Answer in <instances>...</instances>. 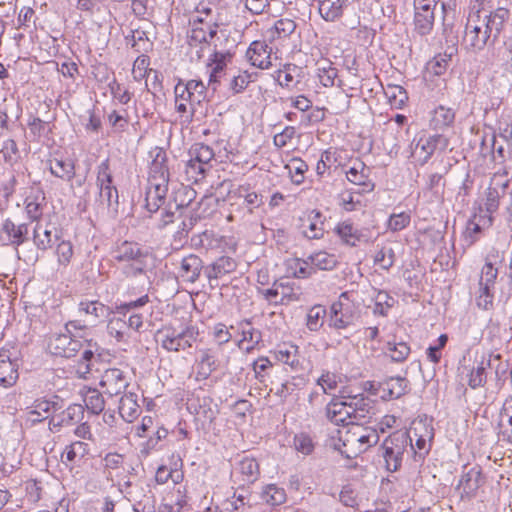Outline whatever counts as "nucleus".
<instances>
[{
  "mask_svg": "<svg viewBox=\"0 0 512 512\" xmlns=\"http://www.w3.org/2000/svg\"><path fill=\"white\" fill-rule=\"evenodd\" d=\"M84 403L86 409L95 415L103 412L105 408V400L103 395L95 388H89L84 394Z\"/></svg>",
  "mask_w": 512,
  "mask_h": 512,
  "instance_id": "nucleus-51",
  "label": "nucleus"
},
{
  "mask_svg": "<svg viewBox=\"0 0 512 512\" xmlns=\"http://www.w3.org/2000/svg\"><path fill=\"white\" fill-rule=\"evenodd\" d=\"M309 262L312 265L313 270H331L337 264L335 255L330 254L326 251H318L311 254L308 257Z\"/></svg>",
  "mask_w": 512,
  "mask_h": 512,
  "instance_id": "nucleus-50",
  "label": "nucleus"
},
{
  "mask_svg": "<svg viewBox=\"0 0 512 512\" xmlns=\"http://www.w3.org/2000/svg\"><path fill=\"white\" fill-rule=\"evenodd\" d=\"M199 337V329L187 325L182 329L173 326H163L155 333L156 343L167 352H180L192 348Z\"/></svg>",
  "mask_w": 512,
  "mask_h": 512,
  "instance_id": "nucleus-8",
  "label": "nucleus"
},
{
  "mask_svg": "<svg viewBox=\"0 0 512 512\" xmlns=\"http://www.w3.org/2000/svg\"><path fill=\"white\" fill-rule=\"evenodd\" d=\"M231 197L241 201V206L250 215L263 204L262 194L252 190L249 185L238 186Z\"/></svg>",
  "mask_w": 512,
  "mask_h": 512,
  "instance_id": "nucleus-25",
  "label": "nucleus"
},
{
  "mask_svg": "<svg viewBox=\"0 0 512 512\" xmlns=\"http://www.w3.org/2000/svg\"><path fill=\"white\" fill-rule=\"evenodd\" d=\"M334 232L343 243L349 246H356L357 243L369 241V236L365 234L364 230L356 228L350 221L338 223Z\"/></svg>",
  "mask_w": 512,
  "mask_h": 512,
  "instance_id": "nucleus-28",
  "label": "nucleus"
},
{
  "mask_svg": "<svg viewBox=\"0 0 512 512\" xmlns=\"http://www.w3.org/2000/svg\"><path fill=\"white\" fill-rule=\"evenodd\" d=\"M63 407L62 400L59 396H53L50 399H36L26 412L27 421L36 424L47 419L50 414L61 410Z\"/></svg>",
  "mask_w": 512,
  "mask_h": 512,
  "instance_id": "nucleus-16",
  "label": "nucleus"
},
{
  "mask_svg": "<svg viewBox=\"0 0 512 512\" xmlns=\"http://www.w3.org/2000/svg\"><path fill=\"white\" fill-rule=\"evenodd\" d=\"M454 119V111L451 108L440 105L434 109L430 124L434 129L440 130L450 126L454 122Z\"/></svg>",
  "mask_w": 512,
  "mask_h": 512,
  "instance_id": "nucleus-46",
  "label": "nucleus"
},
{
  "mask_svg": "<svg viewBox=\"0 0 512 512\" xmlns=\"http://www.w3.org/2000/svg\"><path fill=\"white\" fill-rule=\"evenodd\" d=\"M317 76L321 85L324 87H332L337 77V69L332 66L331 62H320L317 67Z\"/></svg>",
  "mask_w": 512,
  "mask_h": 512,
  "instance_id": "nucleus-58",
  "label": "nucleus"
},
{
  "mask_svg": "<svg viewBox=\"0 0 512 512\" xmlns=\"http://www.w3.org/2000/svg\"><path fill=\"white\" fill-rule=\"evenodd\" d=\"M53 235L49 225L37 222L33 228V243L38 250L46 251L52 245Z\"/></svg>",
  "mask_w": 512,
  "mask_h": 512,
  "instance_id": "nucleus-44",
  "label": "nucleus"
},
{
  "mask_svg": "<svg viewBox=\"0 0 512 512\" xmlns=\"http://www.w3.org/2000/svg\"><path fill=\"white\" fill-rule=\"evenodd\" d=\"M96 343L92 340L87 342V348L83 350L80 359L75 366L76 374L79 378H86L91 371L92 360L95 356Z\"/></svg>",
  "mask_w": 512,
  "mask_h": 512,
  "instance_id": "nucleus-41",
  "label": "nucleus"
},
{
  "mask_svg": "<svg viewBox=\"0 0 512 512\" xmlns=\"http://www.w3.org/2000/svg\"><path fill=\"white\" fill-rule=\"evenodd\" d=\"M246 57L256 68L265 70L272 66V48L265 41H253L246 51Z\"/></svg>",
  "mask_w": 512,
  "mask_h": 512,
  "instance_id": "nucleus-18",
  "label": "nucleus"
},
{
  "mask_svg": "<svg viewBox=\"0 0 512 512\" xmlns=\"http://www.w3.org/2000/svg\"><path fill=\"white\" fill-rule=\"evenodd\" d=\"M65 425H73L80 422L84 417V407L81 404H71L61 413H59Z\"/></svg>",
  "mask_w": 512,
  "mask_h": 512,
  "instance_id": "nucleus-64",
  "label": "nucleus"
},
{
  "mask_svg": "<svg viewBox=\"0 0 512 512\" xmlns=\"http://www.w3.org/2000/svg\"><path fill=\"white\" fill-rule=\"evenodd\" d=\"M49 171L55 177L70 182L75 177V163L71 158L54 155L48 160Z\"/></svg>",
  "mask_w": 512,
  "mask_h": 512,
  "instance_id": "nucleus-26",
  "label": "nucleus"
},
{
  "mask_svg": "<svg viewBox=\"0 0 512 512\" xmlns=\"http://www.w3.org/2000/svg\"><path fill=\"white\" fill-rule=\"evenodd\" d=\"M19 377L17 360H11L8 351H0V385L13 386Z\"/></svg>",
  "mask_w": 512,
  "mask_h": 512,
  "instance_id": "nucleus-30",
  "label": "nucleus"
},
{
  "mask_svg": "<svg viewBox=\"0 0 512 512\" xmlns=\"http://www.w3.org/2000/svg\"><path fill=\"white\" fill-rule=\"evenodd\" d=\"M96 186L98 195L96 202L102 209L117 212L119 194L113 183V175L109 159L103 160L96 168Z\"/></svg>",
  "mask_w": 512,
  "mask_h": 512,
  "instance_id": "nucleus-10",
  "label": "nucleus"
},
{
  "mask_svg": "<svg viewBox=\"0 0 512 512\" xmlns=\"http://www.w3.org/2000/svg\"><path fill=\"white\" fill-rule=\"evenodd\" d=\"M261 497L267 504L278 506L286 501V492L284 488L276 484H268L263 488Z\"/></svg>",
  "mask_w": 512,
  "mask_h": 512,
  "instance_id": "nucleus-54",
  "label": "nucleus"
},
{
  "mask_svg": "<svg viewBox=\"0 0 512 512\" xmlns=\"http://www.w3.org/2000/svg\"><path fill=\"white\" fill-rule=\"evenodd\" d=\"M208 167L196 161L193 157L185 165V174L188 181L197 183L204 177Z\"/></svg>",
  "mask_w": 512,
  "mask_h": 512,
  "instance_id": "nucleus-63",
  "label": "nucleus"
},
{
  "mask_svg": "<svg viewBox=\"0 0 512 512\" xmlns=\"http://www.w3.org/2000/svg\"><path fill=\"white\" fill-rule=\"evenodd\" d=\"M374 301L373 314L376 316H387L390 308L393 307L395 299L386 291L372 289Z\"/></svg>",
  "mask_w": 512,
  "mask_h": 512,
  "instance_id": "nucleus-42",
  "label": "nucleus"
},
{
  "mask_svg": "<svg viewBox=\"0 0 512 512\" xmlns=\"http://www.w3.org/2000/svg\"><path fill=\"white\" fill-rule=\"evenodd\" d=\"M327 317V310L323 305H314L306 313V327L311 332L319 331Z\"/></svg>",
  "mask_w": 512,
  "mask_h": 512,
  "instance_id": "nucleus-45",
  "label": "nucleus"
},
{
  "mask_svg": "<svg viewBox=\"0 0 512 512\" xmlns=\"http://www.w3.org/2000/svg\"><path fill=\"white\" fill-rule=\"evenodd\" d=\"M152 153L154 155L149 166L148 182L168 185L170 174L167 165V154L160 148H156Z\"/></svg>",
  "mask_w": 512,
  "mask_h": 512,
  "instance_id": "nucleus-20",
  "label": "nucleus"
},
{
  "mask_svg": "<svg viewBox=\"0 0 512 512\" xmlns=\"http://www.w3.org/2000/svg\"><path fill=\"white\" fill-rule=\"evenodd\" d=\"M229 54L222 52H214L208 60L209 69V85H212L213 90H216L215 84L218 83L224 74V68L227 65Z\"/></svg>",
  "mask_w": 512,
  "mask_h": 512,
  "instance_id": "nucleus-35",
  "label": "nucleus"
},
{
  "mask_svg": "<svg viewBox=\"0 0 512 512\" xmlns=\"http://www.w3.org/2000/svg\"><path fill=\"white\" fill-rule=\"evenodd\" d=\"M445 141L439 134H422L415 137L410 145V156L419 164H425L433 155L438 145Z\"/></svg>",
  "mask_w": 512,
  "mask_h": 512,
  "instance_id": "nucleus-15",
  "label": "nucleus"
},
{
  "mask_svg": "<svg viewBox=\"0 0 512 512\" xmlns=\"http://www.w3.org/2000/svg\"><path fill=\"white\" fill-rule=\"evenodd\" d=\"M190 157L208 167L209 163L213 160L215 153L214 150L204 143H195L189 150Z\"/></svg>",
  "mask_w": 512,
  "mask_h": 512,
  "instance_id": "nucleus-57",
  "label": "nucleus"
},
{
  "mask_svg": "<svg viewBox=\"0 0 512 512\" xmlns=\"http://www.w3.org/2000/svg\"><path fill=\"white\" fill-rule=\"evenodd\" d=\"M363 298L358 290L342 292L330 306L329 326L343 330L354 325L361 317Z\"/></svg>",
  "mask_w": 512,
  "mask_h": 512,
  "instance_id": "nucleus-5",
  "label": "nucleus"
},
{
  "mask_svg": "<svg viewBox=\"0 0 512 512\" xmlns=\"http://www.w3.org/2000/svg\"><path fill=\"white\" fill-rule=\"evenodd\" d=\"M486 369V359L485 354H483L480 361L477 362V365L468 374V385L470 388L477 389L484 386L487 380Z\"/></svg>",
  "mask_w": 512,
  "mask_h": 512,
  "instance_id": "nucleus-52",
  "label": "nucleus"
},
{
  "mask_svg": "<svg viewBox=\"0 0 512 512\" xmlns=\"http://www.w3.org/2000/svg\"><path fill=\"white\" fill-rule=\"evenodd\" d=\"M128 327L125 324V316L120 315L110 320L108 324V332L117 341H123L128 337Z\"/></svg>",
  "mask_w": 512,
  "mask_h": 512,
  "instance_id": "nucleus-62",
  "label": "nucleus"
},
{
  "mask_svg": "<svg viewBox=\"0 0 512 512\" xmlns=\"http://www.w3.org/2000/svg\"><path fill=\"white\" fill-rule=\"evenodd\" d=\"M90 451L89 445L83 441H74L66 445L61 453V462L72 469L73 465L80 462Z\"/></svg>",
  "mask_w": 512,
  "mask_h": 512,
  "instance_id": "nucleus-32",
  "label": "nucleus"
},
{
  "mask_svg": "<svg viewBox=\"0 0 512 512\" xmlns=\"http://www.w3.org/2000/svg\"><path fill=\"white\" fill-rule=\"evenodd\" d=\"M195 365V379L197 381H204L208 379L219 367L217 349L214 347L200 349Z\"/></svg>",
  "mask_w": 512,
  "mask_h": 512,
  "instance_id": "nucleus-17",
  "label": "nucleus"
},
{
  "mask_svg": "<svg viewBox=\"0 0 512 512\" xmlns=\"http://www.w3.org/2000/svg\"><path fill=\"white\" fill-rule=\"evenodd\" d=\"M44 197L40 194L29 195L25 199V211L32 221H37L42 215Z\"/></svg>",
  "mask_w": 512,
  "mask_h": 512,
  "instance_id": "nucleus-59",
  "label": "nucleus"
},
{
  "mask_svg": "<svg viewBox=\"0 0 512 512\" xmlns=\"http://www.w3.org/2000/svg\"><path fill=\"white\" fill-rule=\"evenodd\" d=\"M119 414L128 423L133 422L140 414V405L137 402V394L129 392L120 398Z\"/></svg>",
  "mask_w": 512,
  "mask_h": 512,
  "instance_id": "nucleus-36",
  "label": "nucleus"
},
{
  "mask_svg": "<svg viewBox=\"0 0 512 512\" xmlns=\"http://www.w3.org/2000/svg\"><path fill=\"white\" fill-rule=\"evenodd\" d=\"M507 200L505 211L508 220L512 222V181L509 177L507 166H501L490 177L489 185L485 190L484 208L488 214L489 224L493 221V215L498 211L501 199Z\"/></svg>",
  "mask_w": 512,
  "mask_h": 512,
  "instance_id": "nucleus-4",
  "label": "nucleus"
},
{
  "mask_svg": "<svg viewBox=\"0 0 512 512\" xmlns=\"http://www.w3.org/2000/svg\"><path fill=\"white\" fill-rule=\"evenodd\" d=\"M112 257L117 262L124 263L122 273L133 278L146 272L151 254L136 242L122 241L113 249Z\"/></svg>",
  "mask_w": 512,
  "mask_h": 512,
  "instance_id": "nucleus-6",
  "label": "nucleus"
},
{
  "mask_svg": "<svg viewBox=\"0 0 512 512\" xmlns=\"http://www.w3.org/2000/svg\"><path fill=\"white\" fill-rule=\"evenodd\" d=\"M80 314L89 318L91 325H95L108 314V307L99 301H81L78 305Z\"/></svg>",
  "mask_w": 512,
  "mask_h": 512,
  "instance_id": "nucleus-37",
  "label": "nucleus"
},
{
  "mask_svg": "<svg viewBox=\"0 0 512 512\" xmlns=\"http://www.w3.org/2000/svg\"><path fill=\"white\" fill-rule=\"evenodd\" d=\"M509 18V11L499 7L480 18L469 17L461 40V48L468 54H479L490 48L498 39L504 24Z\"/></svg>",
  "mask_w": 512,
  "mask_h": 512,
  "instance_id": "nucleus-1",
  "label": "nucleus"
},
{
  "mask_svg": "<svg viewBox=\"0 0 512 512\" xmlns=\"http://www.w3.org/2000/svg\"><path fill=\"white\" fill-rule=\"evenodd\" d=\"M349 0H316L318 12L326 22L338 21L344 13Z\"/></svg>",
  "mask_w": 512,
  "mask_h": 512,
  "instance_id": "nucleus-31",
  "label": "nucleus"
},
{
  "mask_svg": "<svg viewBox=\"0 0 512 512\" xmlns=\"http://www.w3.org/2000/svg\"><path fill=\"white\" fill-rule=\"evenodd\" d=\"M190 29L187 34L191 46L207 44L217 33L219 15L216 6L209 1H201L189 18Z\"/></svg>",
  "mask_w": 512,
  "mask_h": 512,
  "instance_id": "nucleus-3",
  "label": "nucleus"
},
{
  "mask_svg": "<svg viewBox=\"0 0 512 512\" xmlns=\"http://www.w3.org/2000/svg\"><path fill=\"white\" fill-rule=\"evenodd\" d=\"M2 232L3 241L18 248L27 240L29 229L26 223L15 224L8 218L2 224Z\"/></svg>",
  "mask_w": 512,
  "mask_h": 512,
  "instance_id": "nucleus-23",
  "label": "nucleus"
},
{
  "mask_svg": "<svg viewBox=\"0 0 512 512\" xmlns=\"http://www.w3.org/2000/svg\"><path fill=\"white\" fill-rule=\"evenodd\" d=\"M437 2L441 3L442 8V23L444 26V31H446L449 27L453 26L454 20L459 14L458 11V2L459 0H437Z\"/></svg>",
  "mask_w": 512,
  "mask_h": 512,
  "instance_id": "nucleus-56",
  "label": "nucleus"
},
{
  "mask_svg": "<svg viewBox=\"0 0 512 512\" xmlns=\"http://www.w3.org/2000/svg\"><path fill=\"white\" fill-rule=\"evenodd\" d=\"M301 229L302 234L308 239L321 238L324 234V228L320 213L311 214L303 220Z\"/></svg>",
  "mask_w": 512,
  "mask_h": 512,
  "instance_id": "nucleus-39",
  "label": "nucleus"
},
{
  "mask_svg": "<svg viewBox=\"0 0 512 512\" xmlns=\"http://www.w3.org/2000/svg\"><path fill=\"white\" fill-rule=\"evenodd\" d=\"M285 169L294 184L300 185L304 182L305 173L308 170V165L301 158H292L286 165Z\"/></svg>",
  "mask_w": 512,
  "mask_h": 512,
  "instance_id": "nucleus-53",
  "label": "nucleus"
},
{
  "mask_svg": "<svg viewBox=\"0 0 512 512\" xmlns=\"http://www.w3.org/2000/svg\"><path fill=\"white\" fill-rule=\"evenodd\" d=\"M408 381L404 377H391L379 383L378 390L382 400H392L400 398L407 392Z\"/></svg>",
  "mask_w": 512,
  "mask_h": 512,
  "instance_id": "nucleus-27",
  "label": "nucleus"
},
{
  "mask_svg": "<svg viewBox=\"0 0 512 512\" xmlns=\"http://www.w3.org/2000/svg\"><path fill=\"white\" fill-rule=\"evenodd\" d=\"M203 262L197 255L189 254L181 259L179 275L184 281L194 283L200 276Z\"/></svg>",
  "mask_w": 512,
  "mask_h": 512,
  "instance_id": "nucleus-33",
  "label": "nucleus"
},
{
  "mask_svg": "<svg viewBox=\"0 0 512 512\" xmlns=\"http://www.w3.org/2000/svg\"><path fill=\"white\" fill-rule=\"evenodd\" d=\"M298 347L294 345L280 347L276 351V358L278 361L289 365L292 369L299 366Z\"/></svg>",
  "mask_w": 512,
  "mask_h": 512,
  "instance_id": "nucleus-60",
  "label": "nucleus"
},
{
  "mask_svg": "<svg viewBox=\"0 0 512 512\" xmlns=\"http://www.w3.org/2000/svg\"><path fill=\"white\" fill-rule=\"evenodd\" d=\"M481 485V470L471 468L464 473L458 483L457 488L461 490V496L472 497Z\"/></svg>",
  "mask_w": 512,
  "mask_h": 512,
  "instance_id": "nucleus-34",
  "label": "nucleus"
},
{
  "mask_svg": "<svg viewBox=\"0 0 512 512\" xmlns=\"http://www.w3.org/2000/svg\"><path fill=\"white\" fill-rule=\"evenodd\" d=\"M168 192V185L160 183H147L145 193V208L155 213L164 204Z\"/></svg>",
  "mask_w": 512,
  "mask_h": 512,
  "instance_id": "nucleus-29",
  "label": "nucleus"
},
{
  "mask_svg": "<svg viewBox=\"0 0 512 512\" xmlns=\"http://www.w3.org/2000/svg\"><path fill=\"white\" fill-rule=\"evenodd\" d=\"M435 21V13L415 12L414 11V31L420 36H426L431 33Z\"/></svg>",
  "mask_w": 512,
  "mask_h": 512,
  "instance_id": "nucleus-47",
  "label": "nucleus"
},
{
  "mask_svg": "<svg viewBox=\"0 0 512 512\" xmlns=\"http://www.w3.org/2000/svg\"><path fill=\"white\" fill-rule=\"evenodd\" d=\"M486 366L495 373V379L498 383L503 384L509 369L508 361L502 360L500 354L487 353L485 354Z\"/></svg>",
  "mask_w": 512,
  "mask_h": 512,
  "instance_id": "nucleus-43",
  "label": "nucleus"
},
{
  "mask_svg": "<svg viewBox=\"0 0 512 512\" xmlns=\"http://www.w3.org/2000/svg\"><path fill=\"white\" fill-rule=\"evenodd\" d=\"M48 350L55 356L71 358L82 349L83 344L77 335L61 332L54 333L48 339Z\"/></svg>",
  "mask_w": 512,
  "mask_h": 512,
  "instance_id": "nucleus-14",
  "label": "nucleus"
},
{
  "mask_svg": "<svg viewBox=\"0 0 512 512\" xmlns=\"http://www.w3.org/2000/svg\"><path fill=\"white\" fill-rule=\"evenodd\" d=\"M497 260H499L498 251H491L486 256L480 271L475 303L479 309L484 311L494 309L495 286L498 277V268L495 266Z\"/></svg>",
  "mask_w": 512,
  "mask_h": 512,
  "instance_id": "nucleus-7",
  "label": "nucleus"
},
{
  "mask_svg": "<svg viewBox=\"0 0 512 512\" xmlns=\"http://www.w3.org/2000/svg\"><path fill=\"white\" fill-rule=\"evenodd\" d=\"M235 471L240 474L241 481L245 484L253 483L259 477V465L254 458L244 457L237 464Z\"/></svg>",
  "mask_w": 512,
  "mask_h": 512,
  "instance_id": "nucleus-38",
  "label": "nucleus"
},
{
  "mask_svg": "<svg viewBox=\"0 0 512 512\" xmlns=\"http://www.w3.org/2000/svg\"><path fill=\"white\" fill-rule=\"evenodd\" d=\"M503 440L512 443V396L508 397L500 411Z\"/></svg>",
  "mask_w": 512,
  "mask_h": 512,
  "instance_id": "nucleus-48",
  "label": "nucleus"
},
{
  "mask_svg": "<svg viewBox=\"0 0 512 512\" xmlns=\"http://www.w3.org/2000/svg\"><path fill=\"white\" fill-rule=\"evenodd\" d=\"M55 255L59 268H67L74 256V247L71 241H59L55 249Z\"/></svg>",
  "mask_w": 512,
  "mask_h": 512,
  "instance_id": "nucleus-55",
  "label": "nucleus"
},
{
  "mask_svg": "<svg viewBox=\"0 0 512 512\" xmlns=\"http://www.w3.org/2000/svg\"><path fill=\"white\" fill-rule=\"evenodd\" d=\"M100 385L110 396L118 395L124 391L129 381L124 371L119 368H109L101 376Z\"/></svg>",
  "mask_w": 512,
  "mask_h": 512,
  "instance_id": "nucleus-21",
  "label": "nucleus"
},
{
  "mask_svg": "<svg viewBox=\"0 0 512 512\" xmlns=\"http://www.w3.org/2000/svg\"><path fill=\"white\" fill-rule=\"evenodd\" d=\"M170 467L161 465L155 473V481L159 485L166 484L170 479L174 484H180L184 479L182 471L183 460L178 454L171 455Z\"/></svg>",
  "mask_w": 512,
  "mask_h": 512,
  "instance_id": "nucleus-22",
  "label": "nucleus"
},
{
  "mask_svg": "<svg viewBox=\"0 0 512 512\" xmlns=\"http://www.w3.org/2000/svg\"><path fill=\"white\" fill-rule=\"evenodd\" d=\"M411 441L409 434L402 431L392 433L383 441L382 456L387 471L395 472L401 467L404 452Z\"/></svg>",
  "mask_w": 512,
  "mask_h": 512,
  "instance_id": "nucleus-11",
  "label": "nucleus"
},
{
  "mask_svg": "<svg viewBox=\"0 0 512 512\" xmlns=\"http://www.w3.org/2000/svg\"><path fill=\"white\" fill-rule=\"evenodd\" d=\"M371 409V400L362 393L342 395L327 404L326 416L335 425H358L368 417Z\"/></svg>",
  "mask_w": 512,
  "mask_h": 512,
  "instance_id": "nucleus-2",
  "label": "nucleus"
},
{
  "mask_svg": "<svg viewBox=\"0 0 512 512\" xmlns=\"http://www.w3.org/2000/svg\"><path fill=\"white\" fill-rule=\"evenodd\" d=\"M236 329L241 335V338L237 341V346L242 350L250 352L261 341V332L255 329L248 320L237 323Z\"/></svg>",
  "mask_w": 512,
  "mask_h": 512,
  "instance_id": "nucleus-24",
  "label": "nucleus"
},
{
  "mask_svg": "<svg viewBox=\"0 0 512 512\" xmlns=\"http://www.w3.org/2000/svg\"><path fill=\"white\" fill-rule=\"evenodd\" d=\"M412 438L409 442L411 450L414 452L415 459H424L431 450L432 440L434 438V428L431 421L420 419L413 422L410 432H407Z\"/></svg>",
  "mask_w": 512,
  "mask_h": 512,
  "instance_id": "nucleus-13",
  "label": "nucleus"
},
{
  "mask_svg": "<svg viewBox=\"0 0 512 512\" xmlns=\"http://www.w3.org/2000/svg\"><path fill=\"white\" fill-rule=\"evenodd\" d=\"M384 93L390 103L395 109H402L408 101L406 90L395 84H389L384 90Z\"/></svg>",
  "mask_w": 512,
  "mask_h": 512,
  "instance_id": "nucleus-49",
  "label": "nucleus"
},
{
  "mask_svg": "<svg viewBox=\"0 0 512 512\" xmlns=\"http://www.w3.org/2000/svg\"><path fill=\"white\" fill-rule=\"evenodd\" d=\"M175 109L181 114L192 118L196 111V106L203 103L207 98V88L201 80H189L184 82L180 80L174 88Z\"/></svg>",
  "mask_w": 512,
  "mask_h": 512,
  "instance_id": "nucleus-9",
  "label": "nucleus"
},
{
  "mask_svg": "<svg viewBox=\"0 0 512 512\" xmlns=\"http://www.w3.org/2000/svg\"><path fill=\"white\" fill-rule=\"evenodd\" d=\"M347 180L361 187V193H369L374 190V183L370 179V168L362 161L356 159L345 171Z\"/></svg>",
  "mask_w": 512,
  "mask_h": 512,
  "instance_id": "nucleus-19",
  "label": "nucleus"
},
{
  "mask_svg": "<svg viewBox=\"0 0 512 512\" xmlns=\"http://www.w3.org/2000/svg\"><path fill=\"white\" fill-rule=\"evenodd\" d=\"M258 293L272 305H289L299 301L301 289L289 280H277L271 288H258Z\"/></svg>",
  "mask_w": 512,
  "mask_h": 512,
  "instance_id": "nucleus-12",
  "label": "nucleus"
},
{
  "mask_svg": "<svg viewBox=\"0 0 512 512\" xmlns=\"http://www.w3.org/2000/svg\"><path fill=\"white\" fill-rule=\"evenodd\" d=\"M235 268L236 263L231 257L222 256L212 264V271L209 276L219 278L225 274L233 272Z\"/></svg>",
  "mask_w": 512,
  "mask_h": 512,
  "instance_id": "nucleus-61",
  "label": "nucleus"
},
{
  "mask_svg": "<svg viewBox=\"0 0 512 512\" xmlns=\"http://www.w3.org/2000/svg\"><path fill=\"white\" fill-rule=\"evenodd\" d=\"M124 456L116 452H109L101 459V467L108 481L113 482V473L123 470Z\"/></svg>",
  "mask_w": 512,
  "mask_h": 512,
  "instance_id": "nucleus-40",
  "label": "nucleus"
}]
</instances>
